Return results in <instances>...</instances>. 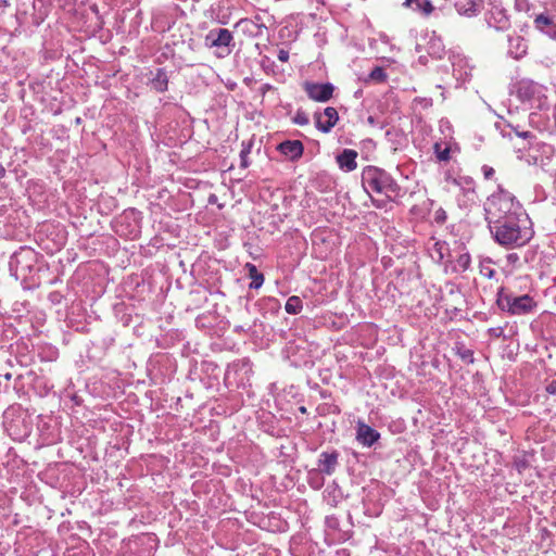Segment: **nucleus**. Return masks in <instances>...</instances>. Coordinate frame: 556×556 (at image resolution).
<instances>
[{
    "instance_id": "nucleus-22",
    "label": "nucleus",
    "mask_w": 556,
    "mask_h": 556,
    "mask_svg": "<svg viewBox=\"0 0 556 556\" xmlns=\"http://www.w3.org/2000/svg\"><path fill=\"white\" fill-rule=\"evenodd\" d=\"M482 173H483L484 178L488 180L492 179L495 175L494 168L491 166H488V165L482 166Z\"/></svg>"
},
{
    "instance_id": "nucleus-14",
    "label": "nucleus",
    "mask_w": 556,
    "mask_h": 556,
    "mask_svg": "<svg viewBox=\"0 0 556 556\" xmlns=\"http://www.w3.org/2000/svg\"><path fill=\"white\" fill-rule=\"evenodd\" d=\"M533 23L535 28L542 33H546V28L556 27L554 18L544 13L538 14Z\"/></svg>"
},
{
    "instance_id": "nucleus-31",
    "label": "nucleus",
    "mask_w": 556,
    "mask_h": 556,
    "mask_svg": "<svg viewBox=\"0 0 556 556\" xmlns=\"http://www.w3.org/2000/svg\"><path fill=\"white\" fill-rule=\"evenodd\" d=\"M1 4L7 5V1L5 0H0V5Z\"/></svg>"
},
{
    "instance_id": "nucleus-13",
    "label": "nucleus",
    "mask_w": 556,
    "mask_h": 556,
    "mask_svg": "<svg viewBox=\"0 0 556 556\" xmlns=\"http://www.w3.org/2000/svg\"><path fill=\"white\" fill-rule=\"evenodd\" d=\"M404 5L419 11L426 16L430 15L434 10L430 0H405Z\"/></svg>"
},
{
    "instance_id": "nucleus-18",
    "label": "nucleus",
    "mask_w": 556,
    "mask_h": 556,
    "mask_svg": "<svg viewBox=\"0 0 556 556\" xmlns=\"http://www.w3.org/2000/svg\"><path fill=\"white\" fill-rule=\"evenodd\" d=\"M470 261V255L468 253H463L456 258L455 266L458 270L465 271L469 268Z\"/></svg>"
},
{
    "instance_id": "nucleus-27",
    "label": "nucleus",
    "mask_w": 556,
    "mask_h": 556,
    "mask_svg": "<svg viewBox=\"0 0 556 556\" xmlns=\"http://www.w3.org/2000/svg\"><path fill=\"white\" fill-rule=\"evenodd\" d=\"M295 123H298L300 125H304V124L308 123V119L305 116L298 115L296 118H295Z\"/></svg>"
},
{
    "instance_id": "nucleus-3",
    "label": "nucleus",
    "mask_w": 556,
    "mask_h": 556,
    "mask_svg": "<svg viewBox=\"0 0 556 556\" xmlns=\"http://www.w3.org/2000/svg\"><path fill=\"white\" fill-rule=\"evenodd\" d=\"M362 185L365 191L370 195L371 192L384 194L391 199L399 192V186L394 179L383 169L375 166H367L362 173Z\"/></svg>"
},
{
    "instance_id": "nucleus-24",
    "label": "nucleus",
    "mask_w": 556,
    "mask_h": 556,
    "mask_svg": "<svg viewBox=\"0 0 556 556\" xmlns=\"http://www.w3.org/2000/svg\"><path fill=\"white\" fill-rule=\"evenodd\" d=\"M277 58L280 62H287L289 60V52L281 49L279 50Z\"/></svg>"
},
{
    "instance_id": "nucleus-21",
    "label": "nucleus",
    "mask_w": 556,
    "mask_h": 556,
    "mask_svg": "<svg viewBox=\"0 0 556 556\" xmlns=\"http://www.w3.org/2000/svg\"><path fill=\"white\" fill-rule=\"evenodd\" d=\"M459 356L465 362H468V363L473 362V353L471 350L464 349L463 351L459 352Z\"/></svg>"
},
{
    "instance_id": "nucleus-6",
    "label": "nucleus",
    "mask_w": 556,
    "mask_h": 556,
    "mask_svg": "<svg viewBox=\"0 0 556 556\" xmlns=\"http://www.w3.org/2000/svg\"><path fill=\"white\" fill-rule=\"evenodd\" d=\"M304 90L306 91L309 99L317 102H326L333 96V86L330 83L317 84V83H305Z\"/></svg>"
},
{
    "instance_id": "nucleus-20",
    "label": "nucleus",
    "mask_w": 556,
    "mask_h": 556,
    "mask_svg": "<svg viewBox=\"0 0 556 556\" xmlns=\"http://www.w3.org/2000/svg\"><path fill=\"white\" fill-rule=\"evenodd\" d=\"M369 78L377 83H382L387 79L384 70L380 66H376L369 74Z\"/></svg>"
},
{
    "instance_id": "nucleus-11",
    "label": "nucleus",
    "mask_w": 556,
    "mask_h": 556,
    "mask_svg": "<svg viewBox=\"0 0 556 556\" xmlns=\"http://www.w3.org/2000/svg\"><path fill=\"white\" fill-rule=\"evenodd\" d=\"M339 454L337 452H324L319 459V470L326 475H332L338 464Z\"/></svg>"
},
{
    "instance_id": "nucleus-30",
    "label": "nucleus",
    "mask_w": 556,
    "mask_h": 556,
    "mask_svg": "<svg viewBox=\"0 0 556 556\" xmlns=\"http://www.w3.org/2000/svg\"><path fill=\"white\" fill-rule=\"evenodd\" d=\"M116 231H117L121 236L125 235V233L123 232V230H121L119 228H117V229H116Z\"/></svg>"
},
{
    "instance_id": "nucleus-1",
    "label": "nucleus",
    "mask_w": 556,
    "mask_h": 556,
    "mask_svg": "<svg viewBox=\"0 0 556 556\" xmlns=\"http://www.w3.org/2000/svg\"><path fill=\"white\" fill-rule=\"evenodd\" d=\"M489 228L500 245L510 249L526 245L534 235L532 222L526 212L513 215Z\"/></svg>"
},
{
    "instance_id": "nucleus-5",
    "label": "nucleus",
    "mask_w": 556,
    "mask_h": 556,
    "mask_svg": "<svg viewBox=\"0 0 556 556\" xmlns=\"http://www.w3.org/2000/svg\"><path fill=\"white\" fill-rule=\"evenodd\" d=\"M497 305L502 311L510 315H526L536 307V302L528 294L514 296L501 292L498 294Z\"/></svg>"
},
{
    "instance_id": "nucleus-15",
    "label": "nucleus",
    "mask_w": 556,
    "mask_h": 556,
    "mask_svg": "<svg viewBox=\"0 0 556 556\" xmlns=\"http://www.w3.org/2000/svg\"><path fill=\"white\" fill-rule=\"evenodd\" d=\"M167 86H168L167 74L163 68H159L156 71L154 78L152 79V87L157 92H164L165 90H167Z\"/></svg>"
},
{
    "instance_id": "nucleus-26",
    "label": "nucleus",
    "mask_w": 556,
    "mask_h": 556,
    "mask_svg": "<svg viewBox=\"0 0 556 556\" xmlns=\"http://www.w3.org/2000/svg\"><path fill=\"white\" fill-rule=\"evenodd\" d=\"M248 153L249 151H242L241 152V166L247 167L248 166Z\"/></svg>"
},
{
    "instance_id": "nucleus-17",
    "label": "nucleus",
    "mask_w": 556,
    "mask_h": 556,
    "mask_svg": "<svg viewBox=\"0 0 556 556\" xmlns=\"http://www.w3.org/2000/svg\"><path fill=\"white\" fill-rule=\"evenodd\" d=\"M302 307H303L302 300L296 295L290 296L287 300V303L285 306L287 313H289V314H299L302 311Z\"/></svg>"
},
{
    "instance_id": "nucleus-8",
    "label": "nucleus",
    "mask_w": 556,
    "mask_h": 556,
    "mask_svg": "<svg viewBox=\"0 0 556 556\" xmlns=\"http://www.w3.org/2000/svg\"><path fill=\"white\" fill-rule=\"evenodd\" d=\"M508 53L515 59L520 60L525 58L528 53V41L519 36H511L508 40Z\"/></svg>"
},
{
    "instance_id": "nucleus-16",
    "label": "nucleus",
    "mask_w": 556,
    "mask_h": 556,
    "mask_svg": "<svg viewBox=\"0 0 556 556\" xmlns=\"http://www.w3.org/2000/svg\"><path fill=\"white\" fill-rule=\"evenodd\" d=\"M245 268L249 271V277L252 279V282L250 283V288L258 289L264 282L263 274H261L257 270L256 266L251 263H247Z\"/></svg>"
},
{
    "instance_id": "nucleus-23",
    "label": "nucleus",
    "mask_w": 556,
    "mask_h": 556,
    "mask_svg": "<svg viewBox=\"0 0 556 556\" xmlns=\"http://www.w3.org/2000/svg\"><path fill=\"white\" fill-rule=\"evenodd\" d=\"M236 26H237V27H240V26H245V27L252 26V27H255L256 25H255L251 20L242 18V20H240V21L236 24Z\"/></svg>"
},
{
    "instance_id": "nucleus-9",
    "label": "nucleus",
    "mask_w": 556,
    "mask_h": 556,
    "mask_svg": "<svg viewBox=\"0 0 556 556\" xmlns=\"http://www.w3.org/2000/svg\"><path fill=\"white\" fill-rule=\"evenodd\" d=\"M278 150L291 161H295L302 156L304 147L300 140H287L278 146Z\"/></svg>"
},
{
    "instance_id": "nucleus-7",
    "label": "nucleus",
    "mask_w": 556,
    "mask_h": 556,
    "mask_svg": "<svg viewBox=\"0 0 556 556\" xmlns=\"http://www.w3.org/2000/svg\"><path fill=\"white\" fill-rule=\"evenodd\" d=\"M314 119L317 129L327 134L338 123L339 114L334 108L328 106L323 113H315Z\"/></svg>"
},
{
    "instance_id": "nucleus-19",
    "label": "nucleus",
    "mask_w": 556,
    "mask_h": 556,
    "mask_svg": "<svg viewBox=\"0 0 556 556\" xmlns=\"http://www.w3.org/2000/svg\"><path fill=\"white\" fill-rule=\"evenodd\" d=\"M433 148H434V152H435V155L439 161H448L450 160L451 150L448 147L442 149L441 143L437 142Z\"/></svg>"
},
{
    "instance_id": "nucleus-4",
    "label": "nucleus",
    "mask_w": 556,
    "mask_h": 556,
    "mask_svg": "<svg viewBox=\"0 0 556 556\" xmlns=\"http://www.w3.org/2000/svg\"><path fill=\"white\" fill-rule=\"evenodd\" d=\"M204 43L207 48H214L215 55L219 59L228 56L235 48L232 33L227 28L211 29L204 38Z\"/></svg>"
},
{
    "instance_id": "nucleus-28",
    "label": "nucleus",
    "mask_w": 556,
    "mask_h": 556,
    "mask_svg": "<svg viewBox=\"0 0 556 556\" xmlns=\"http://www.w3.org/2000/svg\"><path fill=\"white\" fill-rule=\"evenodd\" d=\"M7 174L4 166L0 165V178H3Z\"/></svg>"
},
{
    "instance_id": "nucleus-12",
    "label": "nucleus",
    "mask_w": 556,
    "mask_h": 556,
    "mask_svg": "<svg viewBox=\"0 0 556 556\" xmlns=\"http://www.w3.org/2000/svg\"><path fill=\"white\" fill-rule=\"evenodd\" d=\"M356 157V151L345 149L341 154L337 156V162L341 168H345L348 172H351L357 167Z\"/></svg>"
},
{
    "instance_id": "nucleus-29",
    "label": "nucleus",
    "mask_w": 556,
    "mask_h": 556,
    "mask_svg": "<svg viewBox=\"0 0 556 556\" xmlns=\"http://www.w3.org/2000/svg\"><path fill=\"white\" fill-rule=\"evenodd\" d=\"M549 38L556 40V29L553 33L548 34Z\"/></svg>"
},
{
    "instance_id": "nucleus-10",
    "label": "nucleus",
    "mask_w": 556,
    "mask_h": 556,
    "mask_svg": "<svg viewBox=\"0 0 556 556\" xmlns=\"http://www.w3.org/2000/svg\"><path fill=\"white\" fill-rule=\"evenodd\" d=\"M380 434L371 427L361 424L357 429V440L366 446H371L378 441Z\"/></svg>"
},
{
    "instance_id": "nucleus-25",
    "label": "nucleus",
    "mask_w": 556,
    "mask_h": 556,
    "mask_svg": "<svg viewBox=\"0 0 556 556\" xmlns=\"http://www.w3.org/2000/svg\"><path fill=\"white\" fill-rule=\"evenodd\" d=\"M546 392L549 394H556V380L551 381L546 386Z\"/></svg>"
},
{
    "instance_id": "nucleus-2",
    "label": "nucleus",
    "mask_w": 556,
    "mask_h": 556,
    "mask_svg": "<svg viewBox=\"0 0 556 556\" xmlns=\"http://www.w3.org/2000/svg\"><path fill=\"white\" fill-rule=\"evenodd\" d=\"M484 211L489 227L525 212L520 203L515 201L514 195L504 190H498L486 199Z\"/></svg>"
},
{
    "instance_id": "nucleus-32",
    "label": "nucleus",
    "mask_w": 556,
    "mask_h": 556,
    "mask_svg": "<svg viewBox=\"0 0 556 556\" xmlns=\"http://www.w3.org/2000/svg\"><path fill=\"white\" fill-rule=\"evenodd\" d=\"M300 409H301L302 413L306 412L305 407H301Z\"/></svg>"
}]
</instances>
